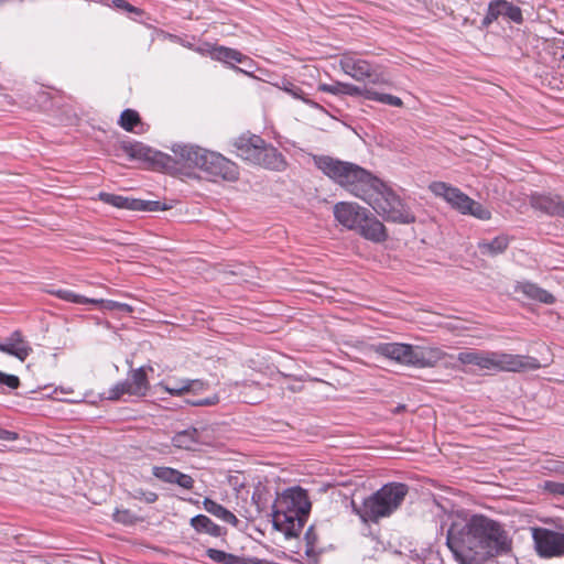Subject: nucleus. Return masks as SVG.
Masks as SVG:
<instances>
[{
    "mask_svg": "<svg viewBox=\"0 0 564 564\" xmlns=\"http://www.w3.org/2000/svg\"><path fill=\"white\" fill-rule=\"evenodd\" d=\"M47 292L63 301L78 304V305L91 304V305H100L107 310H118L121 312H130L131 311V307L128 304H122V303H118V302H113V301H105L101 299L86 297L84 295L77 294V293H75L70 290H66V289H52V290H48Z\"/></svg>",
    "mask_w": 564,
    "mask_h": 564,
    "instance_id": "dca6fc26",
    "label": "nucleus"
},
{
    "mask_svg": "<svg viewBox=\"0 0 564 564\" xmlns=\"http://www.w3.org/2000/svg\"><path fill=\"white\" fill-rule=\"evenodd\" d=\"M143 499L147 502H154L158 499V495L154 492H143Z\"/></svg>",
    "mask_w": 564,
    "mask_h": 564,
    "instance_id": "09e8293b",
    "label": "nucleus"
},
{
    "mask_svg": "<svg viewBox=\"0 0 564 564\" xmlns=\"http://www.w3.org/2000/svg\"><path fill=\"white\" fill-rule=\"evenodd\" d=\"M200 435L202 433L197 429L189 427L177 432L172 437V444L180 449L194 451L202 443Z\"/></svg>",
    "mask_w": 564,
    "mask_h": 564,
    "instance_id": "393cba45",
    "label": "nucleus"
},
{
    "mask_svg": "<svg viewBox=\"0 0 564 564\" xmlns=\"http://www.w3.org/2000/svg\"><path fill=\"white\" fill-rule=\"evenodd\" d=\"M173 152L184 166L198 167L210 177L228 182H235L239 177L237 164L217 152L192 144H177Z\"/></svg>",
    "mask_w": 564,
    "mask_h": 564,
    "instance_id": "39448f33",
    "label": "nucleus"
},
{
    "mask_svg": "<svg viewBox=\"0 0 564 564\" xmlns=\"http://www.w3.org/2000/svg\"><path fill=\"white\" fill-rule=\"evenodd\" d=\"M142 376H143V397H144V395H147V391H148L147 371H145V367L144 366H143Z\"/></svg>",
    "mask_w": 564,
    "mask_h": 564,
    "instance_id": "8fccbe9b",
    "label": "nucleus"
},
{
    "mask_svg": "<svg viewBox=\"0 0 564 564\" xmlns=\"http://www.w3.org/2000/svg\"><path fill=\"white\" fill-rule=\"evenodd\" d=\"M210 57L214 61L221 62L224 64L230 65L232 68V63H239V64H248V67L250 69L253 68V61L248 57L247 55H243L238 50L227 47V46H215L213 51H210Z\"/></svg>",
    "mask_w": 564,
    "mask_h": 564,
    "instance_id": "4be33fe9",
    "label": "nucleus"
},
{
    "mask_svg": "<svg viewBox=\"0 0 564 564\" xmlns=\"http://www.w3.org/2000/svg\"><path fill=\"white\" fill-rule=\"evenodd\" d=\"M503 17L511 22L521 24L523 22L522 10L507 0H492L488 4L487 13L481 21L482 28H488L498 18Z\"/></svg>",
    "mask_w": 564,
    "mask_h": 564,
    "instance_id": "2eb2a0df",
    "label": "nucleus"
},
{
    "mask_svg": "<svg viewBox=\"0 0 564 564\" xmlns=\"http://www.w3.org/2000/svg\"><path fill=\"white\" fill-rule=\"evenodd\" d=\"M532 538L536 553L544 558L564 555V533L545 528H534Z\"/></svg>",
    "mask_w": 564,
    "mask_h": 564,
    "instance_id": "4468645a",
    "label": "nucleus"
},
{
    "mask_svg": "<svg viewBox=\"0 0 564 564\" xmlns=\"http://www.w3.org/2000/svg\"><path fill=\"white\" fill-rule=\"evenodd\" d=\"M367 100L378 101L392 107L403 106V101L401 100V98L390 94L378 93L372 88H369V91H367Z\"/></svg>",
    "mask_w": 564,
    "mask_h": 564,
    "instance_id": "7c9ffc66",
    "label": "nucleus"
},
{
    "mask_svg": "<svg viewBox=\"0 0 564 564\" xmlns=\"http://www.w3.org/2000/svg\"><path fill=\"white\" fill-rule=\"evenodd\" d=\"M185 402L193 406H210L219 402V397L217 394H213L208 398L186 399Z\"/></svg>",
    "mask_w": 564,
    "mask_h": 564,
    "instance_id": "e433bc0d",
    "label": "nucleus"
},
{
    "mask_svg": "<svg viewBox=\"0 0 564 564\" xmlns=\"http://www.w3.org/2000/svg\"><path fill=\"white\" fill-rule=\"evenodd\" d=\"M509 238L508 236L501 235L496 238H494L490 241H481L478 243V249L481 254L484 256H490L496 257L498 254L503 253L508 246H509Z\"/></svg>",
    "mask_w": 564,
    "mask_h": 564,
    "instance_id": "c85d7f7f",
    "label": "nucleus"
},
{
    "mask_svg": "<svg viewBox=\"0 0 564 564\" xmlns=\"http://www.w3.org/2000/svg\"><path fill=\"white\" fill-rule=\"evenodd\" d=\"M318 90L323 93H328L335 96L343 95V83L341 82H335L334 84H319Z\"/></svg>",
    "mask_w": 564,
    "mask_h": 564,
    "instance_id": "ea45409f",
    "label": "nucleus"
},
{
    "mask_svg": "<svg viewBox=\"0 0 564 564\" xmlns=\"http://www.w3.org/2000/svg\"><path fill=\"white\" fill-rule=\"evenodd\" d=\"M186 386H187L186 393L197 394L206 389L205 382H203L202 380H198V379H196V380L186 379Z\"/></svg>",
    "mask_w": 564,
    "mask_h": 564,
    "instance_id": "37998d69",
    "label": "nucleus"
},
{
    "mask_svg": "<svg viewBox=\"0 0 564 564\" xmlns=\"http://www.w3.org/2000/svg\"><path fill=\"white\" fill-rule=\"evenodd\" d=\"M367 91H369V88L367 87H359L352 84L343 83V95L362 97L367 99Z\"/></svg>",
    "mask_w": 564,
    "mask_h": 564,
    "instance_id": "f704fd0d",
    "label": "nucleus"
},
{
    "mask_svg": "<svg viewBox=\"0 0 564 564\" xmlns=\"http://www.w3.org/2000/svg\"><path fill=\"white\" fill-rule=\"evenodd\" d=\"M286 388H288L290 391H292V392H299V391H301L302 386H300V384H290V386H288Z\"/></svg>",
    "mask_w": 564,
    "mask_h": 564,
    "instance_id": "603ef678",
    "label": "nucleus"
},
{
    "mask_svg": "<svg viewBox=\"0 0 564 564\" xmlns=\"http://www.w3.org/2000/svg\"><path fill=\"white\" fill-rule=\"evenodd\" d=\"M0 351L24 361L32 352V347L22 334L15 330L7 338L6 343H0Z\"/></svg>",
    "mask_w": 564,
    "mask_h": 564,
    "instance_id": "6ab92c4d",
    "label": "nucleus"
},
{
    "mask_svg": "<svg viewBox=\"0 0 564 564\" xmlns=\"http://www.w3.org/2000/svg\"><path fill=\"white\" fill-rule=\"evenodd\" d=\"M446 544L460 564H485L492 558L490 555L484 554V551L476 549L468 539L459 535L458 530L452 527L447 531Z\"/></svg>",
    "mask_w": 564,
    "mask_h": 564,
    "instance_id": "ddd939ff",
    "label": "nucleus"
},
{
    "mask_svg": "<svg viewBox=\"0 0 564 564\" xmlns=\"http://www.w3.org/2000/svg\"><path fill=\"white\" fill-rule=\"evenodd\" d=\"M206 555L209 560H212L216 563L224 564L225 560H226L227 552L210 547V549L206 550Z\"/></svg>",
    "mask_w": 564,
    "mask_h": 564,
    "instance_id": "c03bdc74",
    "label": "nucleus"
},
{
    "mask_svg": "<svg viewBox=\"0 0 564 564\" xmlns=\"http://www.w3.org/2000/svg\"><path fill=\"white\" fill-rule=\"evenodd\" d=\"M152 474L159 480L170 485H177L183 489H192L194 487V479L192 476L172 467L154 466L152 468Z\"/></svg>",
    "mask_w": 564,
    "mask_h": 564,
    "instance_id": "a211bd4d",
    "label": "nucleus"
},
{
    "mask_svg": "<svg viewBox=\"0 0 564 564\" xmlns=\"http://www.w3.org/2000/svg\"><path fill=\"white\" fill-rule=\"evenodd\" d=\"M339 67L346 75L358 82L368 80L372 84L386 82L378 65L371 64L356 54H343L339 58Z\"/></svg>",
    "mask_w": 564,
    "mask_h": 564,
    "instance_id": "f8f14e48",
    "label": "nucleus"
},
{
    "mask_svg": "<svg viewBox=\"0 0 564 564\" xmlns=\"http://www.w3.org/2000/svg\"><path fill=\"white\" fill-rule=\"evenodd\" d=\"M169 208V205L160 200L143 199V212H160Z\"/></svg>",
    "mask_w": 564,
    "mask_h": 564,
    "instance_id": "58836bf2",
    "label": "nucleus"
},
{
    "mask_svg": "<svg viewBox=\"0 0 564 564\" xmlns=\"http://www.w3.org/2000/svg\"><path fill=\"white\" fill-rule=\"evenodd\" d=\"M246 68H241L239 66H236V65H232V69L235 72H238V73H243V74H247V75H251L253 73V70L256 69L254 67L252 69H250L248 67V64H243Z\"/></svg>",
    "mask_w": 564,
    "mask_h": 564,
    "instance_id": "de8ad7c7",
    "label": "nucleus"
},
{
    "mask_svg": "<svg viewBox=\"0 0 564 564\" xmlns=\"http://www.w3.org/2000/svg\"><path fill=\"white\" fill-rule=\"evenodd\" d=\"M563 59H564V53H563Z\"/></svg>",
    "mask_w": 564,
    "mask_h": 564,
    "instance_id": "6e6d98bb",
    "label": "nucleus"
},
{
    "mask_svg": "<svg viewBox=\"0 0 564 564\" xmlns=\"http://www.w3.org/2000/svg\"><path fill=\"white\" fill-rule=\"evenodd\" d=\"M121 150L123 152V155L127 156L128 160H139L141 159V147L138 143H131V142H122Z\"/></svg>",
    "mask_w": 564,
    "mask_h": 564,
    "instance_id": "72a5a7b5",
    "label": "nucleus"
},
{
    "mask_svg": "<svg viewBox=\"0 0 564 564\" xmlns=\"http://www.w3.org/2000/svg\"><path fill=\"white\" fill-rule=\"evenodd\" d=\"M0 384L6 386L11 390H14L19 388L20 379L14 375H8L6 372L0 371Z\"/></svg>",
    "mask_w": 564,
    "mask_h": 564,
    "instance_id": "4c0bfd02",
    "label": "nucleus"
},
{
    "mask_svg": "<svg viewBox=\"0 0 564 564\" xmlns=\"http://www.w3.org/2000/svg\"><path fill=\"white\" fill-rule=\"evenodd\" d=\"M19 438L18 433L0 429V440L2 441H15Z\"/></svg>",
    "mask_w": 564,
    "mask_h": 564,
    "instance_id": "a18cd8bd",
    "label": "nucleus"
},
{
    "mask_svg": "<svg viewBox=\"0 0 564 564\" xmlns=\"http://www.w3.org/2000/svg\"><path fill=\"white\" fill-rule=\"evenodd\" d=\"M516 291L521 292L528 299L540 303H555V296L553 294L532 282L519 283V285L516 288Z\"/></svg>",
    "mask_w": 564,
    "mask_h": 564,
    "instance_id": "b1692460",
    "label": "nucleus"
},
{
    "mask_svg": "<svg viewBox=\"0 0 564 564\" xmlns=\"http://www.w3.org/2000/svg\"><path fill=\"white\" fill-rule=\"evenodd\" d=\"M409 494V486L402 482H388L366 497L361 503L351 500V509L364 523H378L380 519L394 513Z\"/></svg>",
    "mask_w": 564,
    "mask_h": 564,
    "instance_id": "20e7f679",
    "label": "nucleus"
},
{
    "mask_svg": "<svg viewBox=\"0 0 564 564\" xmlns=\"http://www.w3.org/2000/svg\"><path fill=\"white\" fill-rule=\"evenodd\" d=\"M489 350H465L457 355V360L463 365L476 366L479 370L488 371Z\"/></svg>",
    "mask_w": 564,
    "mask_h": 564,
    "instance_id": "bb28decb",
    "label": "nucleus"
},
{
    "mask_svg": "<svg viewBox=\"0 0 564 564\" xmlns=\"http://www.w3.org/2000/svg\"><path fill=\"white\" fill-rule=\"evenodd\" d=\"M216 45H212L209 43H204L199 46H196L194 47L193 50L202 55H209L210 56V51L214 50Z\"/></svg>",
    "mask_w": 564,
    "mask_h": 564,
    "instance_id": "49530a36",
    "label": "nucleus"
},
{
    "mask_svg": "<svg viewBox=\"0 0 564 564\" xmlns=\"http://www.w3.org/2000/svg\"><path fill=\"white\" fill-rule=\"evenodd\" d=\"M554 470L558 474L564 475V462H557L554 467Z\"/></svg>",
    "mask_w": 564,
    "mask_h": 564,
    "instance_id": "3c124183",
    "label": "nucleus"
},
{
    "mask_svg": "<svg viewBox=\"0 0 564 564\" xmlns=\"http://www.w3.org/2000/svg\"><path fill=\"white\" fill-rule=\"evenodd\" d=\"M312 530H313V528H312V527H311V528H308V530L306 531V534H305V538H306V540H307V543H308V544H312V542L310 541V535H311V533H312Z\"/></svg>",
    "mask_w": 564,
    "mask_h": 564,
    "instance_id": "864d4df0",
    "label": "nucleus"
},
{
    "mask_svg": "<svg viewBox=\"0 0 564 564\" xmlns=\"http://www.w3.org/2000/svg\"><path fill=\"white\" fill-rule=\"evenodd\" d=\"M232 144L237 156L243 161L276 172H282L288 166L284 155L260 135L243 133Z\"/></svg>",
    "mask_w": 564,
    "mask_h": 564,
    "instance_id": "0eeeda50",
    "label": "nucleus"
},
{
    "mask_svg": "<svg viewBox=\"0 0 564 564\" xmlns=\"http://www.w3.org/2000/svg\"><path fill=\"white\" fill-rule=\"evenodd\" d=\"M488 357V373L524 372L541 368L540 361L536 358L530 356L489 350Z\"/></svg>",
    "mask_w": 564,
    "mask_h": 564,
    "instance_id": "9b49d317",
    "label": "nucleus"
},
{
    "mask_svg": "<svg viewBox=\"0 0 564 564\" xmlns=\"http://www.w3.org/2000/svg\"><path fill=\"white\" fill-rule=\"evenodd\" d=\"M366 203L389 223L409 225L415 221L411 208L381 180L380 185L373 188Z\"/></svg>",
    "mask_w": 564,
    "mask_h": 564,
    "instance_id": "1a4fd4ad",
    "label": "nucleus"
},
{
    "mask_svg": "<svg viewBox=\"0 0 564 564\" xmlns=\"http://www.w3.org/2000/svg\"><path fill=\"white\" fill-rule=\"evenodd\" d=\"M141 390V368L133 370L132 380L126 379L124 381L118 382L108 391L109 400H119L124 394L129 397L135 395Z\"/></svg>",
    "mask_w": 564,
    "mask_h": 564,
    "instance_id": "412c9836",
    "label": "nucleus"
},
{
    "mask_svg": "<svg viewBox=\"0 0 564 564\" xmlns=\"http://www.w3.org/2000/svg\"><path fill=\"white\" fill-rule=\"evenodd\" d=\"M140 122L138 111L132 109H126L120 116V126L127 130L132 131L133 128Z\"/></svg>",
    "mask_w": 564,
    "mask_h": 564,
    "instance_id": "2f4dec72",
    "label": "nucleus"
},
{
    "mask_svg": "<svg viewBox=\"0 0 564 564\" xmlns=\"http://www.w3.org/2000/svg\"><path fill=\"white\" fill-rule=\"evenodd\" d=\"M204 509L213 514L214 517L220 519L221 521L229 523L234 527H237L239 523L238 518L227 508L221 506L220 503L212 500L210 498H205L203 501Z\"/></svg>",
    "mask_w": 564,
    "mask_h": 564,
    "instance_id": "cd10ccee",
    "label": "nucleus"
},
{
    "mask_svg": "<svg viewBox=\"0 0 564 564\" xmlns=\"http://www.w3.org/2000/svg\"><path fill=\"white\" fill-rule=\"evenodd\" d=\"M375 351L400 365L416 368L434 367L445 357V352L437 347L402 343H380L376 345Z\"/></svg>",
    "mask_w": 564,
    "mask_h": 564,
    "instance_id": "6e6552de",
    "label": "nucleus"
},
{
    "mask_svg": "<svg viewBox=\"0 0 564 564\" xmlns=\"http://www.w3.org/2000/svg\"><path fill=\"white\" fill-rule=\"evenodd\" d=\"M544 489L555 496H564V482L547 480L544 482Z\"/></svg>",
    "mask_w": 564,
    "mask_h": 564,
    "instance_id": "a19ab883",
    "label": "nucleus"
},
{
    "mask_svg": "<svg viewBox=\"0 0 564 564\" xmlns=\"http://www.w3.org/2000/svg\"><path fill=\"white\" fill-rule=\"evenodd\" d=\"M162 387L172 395H183L186 393V379L173 380L162 383Z\"/></svg>",
    "mask_w": 564,
    "mask_h": 564,
    "instance_id": "473e14b6",
    "label": "nucleus"
},
{
    "mask_svg": "<svg viewBox=\"0 0 564 564\" xmlns=\"http://www.w3.org/2000/svg\"><path fill=\"white\" fill-rule=\"evenodd\" d=\"M98 197L105 204L115 206L117 208L129 210H141V199L130 198L122 195L100 192Z\"/></svg>",
    "mask_w": 564,
    "mask_h": 564,
    "instance_id": "a878e982",
    "label": "nucleus"
},
{
    "mask_svg": "<svg viewBox=\"0 0 564 564\" xmlns=\"http://www.w3.org/2000/svg\"><path fill=\"white\" fill-rule=\"evenodd\" d=\"M311 511L307 491L301 487L284 490L273 505L272 524L276 531L290 540L297 538Z\"/></svg>",
    "mask_w": 564,
    "mask_h": 564,
    "instance_id": "f03ea898",
    "label": "nucleus"
},
{
    "mask_svg": "<svg viewBox=\"0 0 564 564\" xmlns=\"http://www.w3.org/2000/svg\"><path fill=\"white\" fill-rule=\"evenodd\" d=\"M143 170L170 171L174 169L175 161L167 154L153 151L143 145Z\"/></svg>",
    "mask_w": 564,
    "mask_h": 564,
    "instance_id": "aec40b11",
    "label": "nucleus"
},
{
    "mask_svg": "<svg viewBox=\"0 0 564 564\" xmlns=\"http://www.w3.org/2000/svg\"><path fill=\"white\" fill-rule=\"evenodd\" d=\"M182 45L188 48H194V46L189 42H182Z\"/></svg>",
    "mask_w": 564,
    "mask_h": 564,
    "instance_id": "5fc2aeb1",
    "label": "nucleus"
},
{
    "mask_svg": "<svg viewBox=\"0 0 564 564\" xmlns=\"http://www.w3.org/2000/svg\"><path fill=\"white\" fill-rule=\"evenodd\" d=\"M189 524L197 533H206L214 538H220L227 534L226 528L216 524L205 514L193 517Z\"/></svg>",
    "mask_w": 564,
    "mask_h": 564,
    "instance_id": "5701e85b",
    "label": "nucleus"
},
{
    "mask_svg": "<svg viewBox=\"0 0 564 564\" xmlns=\"http://www.w3.org/2000/svg\"><path fill=\"white\" fill-rule=\"evenodd\" d=\"M113 518L117 522L123 523L126 525L133 524L138 519L133 512H131L130 510H127V509H123V510L117 509L113 514Z\"/></svg>",
    "mask_w": 564,
    "mask_h": 564,
    "instance_id": "c9c22d12",
    "label": "nucleus"
},
{
    "mask_svg": "<svg viewBox=\"0 0 564 564\" xmlns=\"http://www.w3.org/2000/svg\"><path fill=\"white\" fill-rule=\"evenodd\" d=\"M458 530V534L468 539L476 549L484 551L491 557L508 554L511 551L512 540L502 525L484 516H473L465 523L454 522L451 525Z\"/></svg>",
    "mask_w": 564,
    "mask_h": 564,
    "instance_id": "7ed1b4c3",
    "label": "nucleus"
},
{
    "mask_svg": "<svg viewBox=\"0 0 564 564\" xmlns=\"http://www.w3.org/2000/svg\"><path fill=\"white\" fill-rule=\"evenodd\" d=\"M280 88L282 90H284L286 94H289L290 96H292L293 98L302 100L304 104H306L311 107H314V108L318 107V105L315 101L307 98V95L303 91V89L301 87H299L291 80L283 79Z\"/></svg>",
    "mask_w": 564,
    "mask_h": 564,
    "instance_id": "c756f323",
    "label": "nucleus"
},
{
    "mask_svg": "<svg viewBox=\"0 0 564 564\" xmlns=\"http://www.w3.org/2000/svg\"><path fill=\"white\" fill-rule=\"evenodd\" d=\"M113 7L118 10L127 11L129 13H134L135 15H140L141 11L139 8L131 6L126 0H112Z\"/></svg>",
    "mask_w": 564,
    "mask_h": 564,
    "instance_id": "79ce46f5",
    "label": "nucleus"
},
{
    "mask_svg": "<svg viewBox=\"0 0 564 564\" xmlns=\"http://www.w3.org/2000/svg\"><path fill=\"white\" fill-rule=\"evenodd\" d=\"M530 205L547 216L562 218L564 215V196L555 193H533L530 195Z\"/></svg>",
    "mask_w": 564,
    "mask_h": 564,
    "instance_id": "f3484780",
    "label": "nucleus"
},
{
    "mask_svg": "<svg viewBox=\"0 0 564 564\" xmlns=\"http://www.w3.org/2000/svg\"><path fill=\"white\" fill-rule=\"evenodd\" d=\"M432 193L446 200L454 209L463 215H470L480 220H489L491 213L482 204L474 200L459 188L445 182H433L430 185Z\"/></svg>",
    "mask_w": 564,
    "mask_h": 564,
    "instance_id": "9d476101",
    "label": "nucleus"
},
{
    "mask_svg": "<svg viewBox=\"0 0 564 564\" xmlns=\"http://www.w3.org/2000/svg\"><path fill=\"white\" fill-rule=\"evenodd\" d=\"M314 163L327 177L364 202L380 185L378 177L355 163L328 155H315Z\"/></svg>",
    "mask_w": 564,
    "mask_h": 564,
    "instance_id": "f257e3e1",
    "label": "nucleus"
},
{
    "mask_svg": "<svg viewBox=\"0 0 564 564\" xmlns=\"http://www.w3.org/2000/svg\"><path fill=\"white\" fill-rule=\"evenodd\" d=\"M335 219L345 228L375 243L384 242L389 235L386 226L366 207L352 202H339L334 206Z\"/></svg>",
    "mask_w": 564,
    "mask_h": 564,
    "instance_id": "423d86ee",
    "label": "nucleus"
}]
</instances>
